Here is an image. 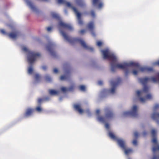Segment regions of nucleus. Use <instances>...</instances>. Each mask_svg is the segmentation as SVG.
Listing matches in <instances>:
<instances>
[{"instance_id": "f257e3e1", "label": "nucleus", "mask_w": 159, "mask_h": 159, "mask_svg": "<svg viewBox=\"0 0 159 159\" xmlns=\"http://www.w3.org/2000/svg\"><path fill=\"white\" fill-rule=\"evenodd\" d=\"M104 59H108L111 61V70L114 72L116 71V68H119L125 70V74L127 75L129 72V67H134L137 70H139L142 72H151L153 71L152 67H141L138 63L130 62L129 63H124L123 64H119L116 63L117 58L113 54L109 52L107 49L102 50L101 51Z\"/></svg>"}, {"instance_id": "f03ea898", "label": "nucleus", "mask_w": 159, "mask_h": 159, "mask_svg": "<svg viewBox=\"0 0 159 159\" xmlns=\"http://www.w3.org/2000/svg\"><path fill=\"white\" fill-rule=\"evenodd\" d=\"M59 25L60 27V30L61 34L64 38L67 41L70 43L78 42L80 43L82 46L84 48L89 50L92 52L93 51V48L87 46L85 42L82 39L79 38H74L70 37L67 35L61 29V28L62 27L67 28L70 30H73V28L71 25L65 24L62 21H60L59 23Z\"/></svg>"}, {"instance_id": "7ed1b4c3", "label": "nucleus", "mask_w": 159, "mask_h": 159, "mask_svg": "<svg viewBox=\"0 0 159 159\" xmlns=\"http://www.w3.org/2000/svg\"><path fill=\"white\" fill-rule=\"evenodd\" d=\"M150 80V79L148 77L140 78L139 79V80L140 82L143 84L144 86L143 90L137 91L136 93L138 97H140V96H144L146 93H148L149 89L146 84Z\"/></svg>"}, {"instance_id": "20e7f679", "label": "nucleus", "mask_w": 159, "mask_h": 159, "mask_svg": "<svg viewBox=\"0 0 159 159\" xmlns=\"http://www.w3.org/2000/svg\"><path fill=\"white\" fill-rule=\"evenodd\" d=\"M151 134L152 138V141L154 144L152 150L153 153L157 151H159V143L157 141V131L155 129H152L151 131Z\"/></svg>"}, {"instance_id": "39448f33", "label": "nucleus", "mask_w": 159, "mask_h": 159, "mask_svg": "<svg viewBox=\"0 0 159 159\" xmlns=\"http://www.w3.org/2000/svg\"><path fill=\"white\" fill-rule=\"evenodd\" d=\"M23 50L25 52H28V59L30 63H33L38 57L41 56V54L39 52L34 51H28L26 47L23 48Z\"/></svg>"}, {"instance_id": "423d86ee", "label": "nucleus", "mask_w": 159, "mask_h": 159, "mask_svg": "<svg viewBox=\"0 0 159 159\" xmlns=\"http://www.w3.org/2000/svg\"><path fill=\"white\" fill-rule=\"evenodd\" d=\"M105 116H98V120L99 121L102 122H105L112 118L114 116V114L110 108H106L105 109Z\"/></svg>"}, {"instance_id": "0eeeda50", "label": "nucleus", "mask_w": 159, "mask_h": 159, "mask_svg": "<svg viewBox=\"0 0 159 159\" xmlns=\"http://www.w3.org/2000/svg\"><path fill=\"white\" fill-rule=\"evenodd\" d=\"M159 108V104H156L153 108V112L151 116L152 118L155 121L157 124H159V112H156Z\"/></svg>"}, {"instance_id": "6e6552de", "label": "nucleus", "mask_w": 159, "mask_h": 159, "mask_svg": "<svg viewBox=\"0 0 159 159\" xmlns=\"http://www.w3.org/2000/svg\"><path fill=\"white\" fill-rule=\"evenodd\" d=\"M117 143L119 146L124 150L125 153L126 155H128L131 153L132 149H126L125 141L122 139H118Z\"/></svg>"}, {"instance_id": "1a4fd4ad", "label": "nucleus", "mask_w": 159, "mask_h": 159, "mask_svg": "<svg viewBox=\"0 0 159 159\" xmlns=\"http://www.w3.org/2000/svg\"><path fill=\"white\" fill-rule=\"evenodd\" d=\"M137 107L136 106H133L130 111H125L124 112V115L125 116H130L133 117H136L138 114L137 112Z\"/></svg>"}, {"instance_id": "9d476101", "label": "nucleus", "mask_w": 159, "mask_h": 159, "mask_svg": "<svg viewBox=\"0 0 159 159\" xmlns=\"http://www.w3.org/2000/svg\"><path fill=\"white\" fill-rule=\"evenodd\" d=\"M87 27L91 32V34L94 37L96 35L94 32L95 24L93 21H91L88 23L87 25Z\"/></svg>"}, {"instance_id": "9b49d317", "label": "nucleus", "mask_w": 159, "mask_h": 159, "mask_svg": "<svg viewBox=\"0 0 159 159\" xmlns=\"http://www.w3.org/2000/svg\"><path fill=\"white\" fill-rule=\"evenodd\" d=\"M120 81L121 79L119 77L117 78L116 81V82L114 81H111V84L112 87L110 90V93L112 94L115 93L116 87L120 83Z\"/></svg>"}, {"instance_id": "f8f14e48", "label": "nucleus", "mask_w": 159, "mask_h": 159, "mask_svg": "<svg viewBox=\"0 0 159 159\" xmlns=\"http://www.w3.org/2000/svg\"><path fill=\"white\" fill-rule=\"evenodd\" d=\"M72 10L76 14L79 24L82 25L83 24V21L81 18V14L79 12L77 9L75 7H72Z\"/></svg>"}, {"instance_id": "ddd939ff", "label": "nucleus", "mask_w": 159, "mask_h": 159, "mask_svg": "<svg viewBox=\"0 0 159 159\" xmlns=\"http://www.w3.org/2000/svg\"><path fill=\"white\" fill-rule=\"evenodd\" d=\"M70 70L69 69H66L64 75L61 76L60 80H68L70 79Z\"/></svg>"}, {"instance_id": "4468645a", "label": "nucleus", "mask_w": 159, "mask_h": 159, "mask_svg": "<svg viewBox=\"0 0 159 159\" xmlns=\"http://www.w3.org/2000/svg\"><path fill=\"white\" fill-rule=\"evenodd\" d=\"M53 46V44L50 42L49 44L47 46V48L53 57H56L57 55L56 53L52 49Z\"/></svg>"}, {"instance_id": "2eb2a0df", "label": "nucleus", "mask_w": 159, "mask_h": 159, "mask_svg": "<svg viewBox=\"0 0 159 159\" xmlns=\"http://www.w3.org/2000/svg\"><path fill=\"white\" fill-rule=\"evenodd\" d=\"M34 111V109L32 108H29L27 109L24 115V117L26 118L32 115Z\"/></svg>"}, {"instance_id": "dca6fc26", "label": "nucleus", "mask_w": 159, "mask_h": 159, "mask_svg": "<svg viewBox=\"0 0 159 159\" xmlns=\"http://www.w3.org/2000/svg\"><path fill=\"white\" fill-rule=\"evenodd\" d=\"M26 3L30 8L34 11L36 12H38V9L33 4V3L31 1L28 0H27Z\"/></svg>"}, {"instance_id": "f3484780", "label": "nucleus", "mask_w": 159, "mask_h": 159, "mask_svg": "<svg viewBox=\"0 0 159 159\" xmlns=\"http://www.w3.org/2000/svg\"><path fill=\"white\" fill-rule=\"evenodd\" d=\"M57 2L59 3L65 5L66 6L71 8L72 10V7H74L72 6L70 2H67L65 0H57Z\"/></svg>"}, {"instance_id": "a211bd4d", "label": "nucleus", "mask_w": 159, "mask_h": 159, "mask_svg": "<svg viewBox=\"0 0 159 159\" xmlns=\"http://www.w3.org/2000/svg\"><path fill=\"white\" fill-rule=\"evenodd\" d=\"M74 108L80 113H82L83 112V110L81 108V106L79 104H76L74 105Z\"/></svg>"}, {"instance_id": "6ab92c4d", "label": "nucleus", "mask_w": 159, "mask_h": 159, "mask_svg": "<svg viewBox=\"0 0 159 159\" xmlns=\"http://www.w3.org/2000/svg\"><path fill=\"white\" fill-rule=\"evenodd\" d=\"M48 92L49 94L52 96L55 95L58 93L57 91L52 89H49Z\"/></svg>"}, {"instance_id": "aec40b11", "label": "nucleus", "mask_w": 159, "mask_h": 159, "mask_svg": "<svg viewBox=\"0 0 159 159\" xmlns=\"http://www.w3.org/2000/svg\"><path fill=\"white\" fill-rule=\"evenodd\" d=\"M8 35L10 38L12 39H15L17 35V33H11L8 34Z\"/></svg>"}, {"instance_id": "412c9836", "label": "nucleus", "mask_w": 159, "mask_h": 159, "mask_svg": "<svg viewBox=\"0 0 159 159\" xmlns=\"http://www.w3.org/2000/svg\"><path fill=\"white\" fill-rule=\"evenodd\" d=\"M108 135L111 138L114 140H116L117 142V140L119 139H117L114 134L111 131L109 132Z\"/></svg>"}, {"instance_id": "4be33fe9", "label": "nucleus", "mask_w": 159, "mask_h": 159, "mask_svg": "<svg viewBox=\"0 0 159 159\" xmlns=\"http://www.w3.org/2000/svg\"><path fill=\"white\" fill-rule=\"evenodd\" d=\"M51 16L54 18L58 20H60V18L59 15L55 12H52L51 13Z\"/></svg>"}, {"instance_id": "5701e85b", "label": "nucleus", "mask_w": 159, "mask_h": 159, "mask_svg": "<svg viewBox=\"0 0 159 159\" xmlns=\"http://www.w3.org/2000/svg\"><path fill=\"white\" fill-rule=\"evenodd\" d=\"M77 3L80 6L83 7L85 5V4L82 0H77Z\"/></svg>"}, {"instance_id": "b1692460", "label": "nucleus", "mask_w": 159, "mask_h": 159, "mask_svg": "<svg viewBox=\"0 0 159 159\" xmlns=\"http://www.w3.org/2000/svg\"><path fill=\"white\" fill-rule=\"evenodd\" d=\"M45 80L48 82H51L52 81V79L48 75H46L45 76Z\"/></svg>"}, {"instance_id": "393cba45", "label": "nucleus", "mask_w": 159, "mask_h": 159, "mask_svg": "<svg viewBox=\"0 0 159 159\" xmlns=\"http://www.w3.org/2000/svg\"><path fill=\"white\" fill-rule=\"evenodd\" d=\"M80 89L83 91H85L86 90L85 87L83 85H81L79 87Z\"/></svg>"}, {"instance_id": "a878e982", "label": "nucleus", "mask_w": 159, "mask_h": 159, "mask_svg": "<svg viewBox=\"0 0 159 159\" xmlns=\"http://www.w3.org/2000/svg\"><path fill=\"white\" fill-rule=\"evenodd\" d=\"M101 0H93V3L94 5H97Z\"/></svg>"}, {"instance_id": "bb28decb", "label": "nucleus", "mask_w": 159, "mask_h": 159, "mask_svg": "<svg viewBox=\"0 0 159 159\" xmlns=\"http://www.w3.org/2000/svg\"><path fill=\"white\" fill-rule=\"evenodd\" d=\"M150 79V80H151L154 82H156L157 81V78L155 77H152Z\"/></svg>"}, {"instance_id": "cd10ccee", "label": "nucleus", "mask_w": 159, "mask_h": 159, "mask_svg": "<svg viewBox=\"0 0 159 159\" xmlns=\"http://www.w3.org/2000/svg\"><path fill=\"white\" fill-rule=\"evenodd\" d=\"M145 98L146 99H150L152 98V96L150 94H148L146 95Z\"/></svg>"}, {"instance_id": "c85d7f7f", "label": "nucleus", "mask_w": 159, "mask_h": 159, "mask_svg": "<svg viewBox=\"0 0 159 159\" xmlns=\"http://www.w3.org/2000/svg\"><path fill=\"white\" fill-rule=\"evenodd\" d=\"M68 91H72L74 90V85H72L67 89Z\"/></svg>"}, {"instance_id": "c756f323", "label": "nucleus", "mask_w": 159, "mask_h": 159, "mask_svg": "<svg viewBox=\"0 0 159 159\" xmlns=\"http://www.w3.org/2000/svg\"><path fill=\"white\" fill-rule=\"evenodd\" d=\"M61 90L64 92H66L68 91L67 88L65 87H62L61 88Z\"/></svg>"}, {"instance_id": "7c9ffc66", "label": "nucleus", "mask_w": 159, "mask_h": 159, "mask_svg": "<svg viewBox=\"0 0 159 159\" xmlns=\"http://www.w3.org/2000/svg\"><path fill=\"white\" fill-rule=\"evenodd\" d=\"M33 71V69L31 66L30 67L28 70V72L30 74H32Z\"/></svg>"}, {"instance_id": "2f4dec72", "label": "nucleus", "mask_w": 159, "mask_h": 159, "mask_svg": "<svg viewBox=\"0 0 159 159\" xmlns=\"http://www.w3.org/2000/svg\"><path fill=\"white\" fill-rule=\"evenodd\" d=\"M90 14H91V16L93 17H94L95 16V12L93 10H92L91 11V12H90Z\"/></svg>"}, {"instance_id": "473e14b6", "label": "nucleus", "mask_w": 159, "mask_h": 159, "mask_svg": "<svg viewBox=\"0 0 159 159\" xmlns=\"http://www.w3.org/2000/svg\"><path fill=\"white\" fill-rule=\"evenodd\" d=\"M35 78L36 79V80H39L40 76L39 74H36L35 75Z\"/></svg>"}, {"instance_id": "72a5a7b5", "label": "nucleus", "mask_w": 159, "mask_h": 159, "mask_svg": "<svg viewBox=\"0 0 159 159\" xmlns=\"http://www.w3.org/2000/svg\"><path fill=\"white\" fill-rule=\"evenodd\" d=\"M36 110L38 112H41L42 111L41 108L39 106L37 107L36 108Z\"/></svg>"}, {"instance_id": "f704fd0d", "label": "nucleus", "mask_w": 159, "mask_h": 159, "mask_svg": "<svg viewBox=\"0 0 159 159\" xmlns=\"http://www.w3.org/2000/svg\"><path fill=\"white\" fill-rule=\"evenodd\" d=\"M85 32V30L84 29L81 30L79 31V33L80 34H84Z\"/></svg>"}, {"instance_id": "c9c22d12", "label": "nucleus", "mask_w": 159, "mask_h": 159, "mask_svg": "<svg viewBox=\"0 0 159 159\" xmlns=\"http://www.w3.org/2000/svg\"><path fill=\"white\" fill-rule=\"evenodd\" d=\"M103 6V4L102 2H99V3L98 5V7L99 8H101Z\"/></svg>"}, {"instance_id": "e433bc0d", "label": "nucleus", "mask_w": 159, "mask_h": 159, "mask_svg": "<svg viewBox=\"0 0 159 159\" xmlns=\"http://www.w3.org/2000/svg\"><path fill=\"white\" fill-rule=\"evenodd\" d=\"M140 101L142 102H144L146 100V99L142 97H140L139 98Z\"/></svg>"}, {"instance_id": "4c0bfd02", "label": "nucleus", "mask_w": 159, "mask_h": 159, "mask_svg": "<svg viewBox=\"0 0 159 159\" xmlns=\"http://www.w3.org/2000/svg\"><path fill=\"white\" fill-rule=\"evenodd\" d=\"M97 45L98 46L100 47L102 44V43L100 41H98L97 43Z\"/></svg>"}, {"instance_id": "58836bf2", "label": "nucleus", "mask_w": 159, "mask_h": 159, "mask_svg": "<svg viewBox=\"0 0 159 159\" xmlns=\"http://www.w3.org/2000/svg\"><path fill=\"white\" fill-rule=\"evenodd\" d=\"M132 73L134 75H136L138 74V71L136 70H134L132 71Z\"/></svg>"}, {"instance_id": "ea45409f", "label": "nucleus", "mask_w": 159, "mask_h": 159, "mask_svg": "<svg viewBox=\"0 0 159 159\" xmlns=\"http://www.w3.org/2000/svg\"><path fill=\"white\" fill-rule=\"evenodd\" d=\"M135 138H137L139 136V133L137 132H135L134 134Z\"/></svg>"}, {"instance_id": "a19ab883", "label": "nucleus", "mask_w": 159, "mask_h": 159, "mask_svg": "<svg viewBox=\"0 0 159 159\" xmlns=\"http://www.w3.org/2000/svg\"><path fill=\"white\" fill-rule=\"evenodd\" d=\"M0 32L3 34H7L5 31L3 29L0 30Z\"/></svg>"}, {"instance_id": "79ce46f5", "label": "nucleus", "mask_w": 159, "mask_h": 159, "mask_svg": "<svg viewBox=\"0 0 159 159\" xmlns=\"http://www.w3.org/2000/svg\"><path fill=\"white\" fill-rule=\"evenodd\" d=\"M133 144L134 145H136L137 143V140H134L132 142Z\"/></svg>"}, {"instance_id": "37998d69", "label": "nucleus", "mask_w": 159, "mask_h": 159, "mask_svg": "<svg viewBox=\"0 0 159 159\" xmlns=\"http://www.w3.org/2000/svg\"><path fill=\"white\" fill-rule=\"evenodd\" d=\"M53 72L55 73H57L58 72V70L56 68H55L53 69Z\"/></svg>"}, {"instance_id": "c03bdc74", "label": "nucleus", "mask_w": 159, "mask_h": 159, "mask_svg": "<svg viewBox=\"0 0 159 159\" xmlns=\"http://www.w3.org/2000/svg\"><path fill=\"white\" fill-rule=\"evenodd\" d=\"M44 100L43 99H42L41 98H39L38 99V102L39 103H40L43 101Z\"/></svg>"}, {"instance_id": "a18cd8bd", "label": "nucleus", "mask_w": 159, "mask_h": 159, "mask_svg": "<svg viewBox=\"0 0 159 159\" xmlns=\"http://www.w3.org/2000/svg\"><path fill=\"white\" fill-rule=\"evenodd\" d=\"M52 29V28L51 27H48L47 28V30L49 32Z\"/></svg>"}, {"instance_id": "49530a36", "label": "nucleus", "mask_w": 159, "mask_h": 159, "mask_svg": "<svg viewBox=\"0 0 159 159\" xmlns=\"http://www.w3.org/2000/svg\"><path fill=\"white\" fill-rule=\"evenodd\" d=\"M96 114L97 115V116H99V115L100 113V110L99 109H97L96 111Z\"/></svg>"}, {"instance_id": "de8ad7c7", "label": "nucleus", "mask_w": 159, "mask_h": 159, "mask_svg": "<svg viewBox=\"0 0 159 159\" xmlns=\"http://www.w3.org/2000/svg\"><path fill=\"white\" fill-rule=\"evenodd\" d=\"M103 84L102 81H98V84L99 85H102Z\"/></svg>"}, {"instance_id": "09e8293b", "label": "nucleus", "mask_w": 159, "mask_h": 159, "mask_svg": "<svg viewBox=\"0 0 159 159\" xmlns=\"http://www.w3.org/2000/svg\"><path fill=\"white\" fill-rule=\"evenodd\" d=\"M49 99V98L48 97H46L43 99L44 100L48 101Z\"/></svg>"}, {"instance_id": "8fccbe9b", "label": "nucleus", "mask_w": 159, "mask_h": 159, "mask_svg": "<svg viewBox=\"0 0 159 159\" xmlns=\"http://www.w3.org/2000/svg\"><path fill=\"white\" fill-rule=\"evenodd\" d=\"M154 64L155 65H157L158 66H159V60L156 62Z\"/></svg>"}, {"instance_id": "3c124183", "label": "nucleus", "mask_w": 159, "mask_h": 159, "mask_svg": "<svg viewBox=\"0 0 159 159\" xmlns=\"http://www.w3.org/2000/svg\"><path fill=\"white\" fill-rule=\"evenodd\" d=\"M105 127L107 128L108 129L109 127V125L108 123H106L105 124Z\"/></svg>"}, {"instance_id": "603ef678", "label": "nucleus", "mask_w": 159, "mask_h": 159, "mask_svg": "<svg viewBox=\"0 0 159 159\" xmlns=\"http://www.w3.org/2000/svg\"><path fill=\"white\" fill-rule=\"evenodd\" d=\"M47 67L46 66H43L42 67V68L44 70H45L46 69Z\"/></svg>"}, {"instance_id": "864d4df0", "label": "nucleus", "mask_w": 159, "mask_h": 159, "mask_svg": "<svg viewBox=\"0 0 159 159\" xmlns=\"http://www.w3.org/2000/svg\"><path fill=\"white\" fill-rule=\"evenodd\" d=\"M147 134V132L146 131H144L143 133V135L144 136H145Z\"/></svg>"}, {"instance_id": "5fc2aeb1", "label": "nucleus", "mask_w": 159, "mask_h": 159, "mask_svg": "<svg viewBox=\"0 0 159 159\" xmlns=\"http://www.w3.org/2000/svg\"><path fill=\"white\" fill-rule=\"evenodd\" d=\"M152 159H157V157L155 156H154Z\"/></svg>"}, {"instance_id": "6e6d98bb", "label": "nucleus", "mask_w": 159, "mask_h": 159, "mask_svg": "<svg viewBox=\"0 0 159 159\" xmlns=\"http://www.w3.org/2000/svg\"><path fill=\"white\" fill-rule=\"evenodd\" d=\"M158 159H159V157H158Z\"/></svg>"}]
</instances>
